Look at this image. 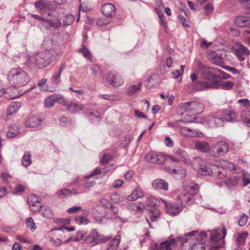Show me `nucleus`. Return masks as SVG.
<instances>
[{
	"mask_svg": "<svg viewBox=\"0 0 250 250\" xmlns=\"http://www.w3.org/2000/svg\"><path fill=\"white\" fill-rule=\"evenodd\" d=\"M185 192L181 193L178 196L177 203L183 208L184 207L192 204L194 201V196L198 193L199 186L194 183L183 186Z\"/></svg>",
	"mask_w": 250,
	"mask_h": 250,
	"instance_id": "obj_1",
	"label": "nucleus"
},
{
	"mask_svg": "<svg viewBox=\"0 0 250 250\" xmlns=\"http://www.w3.org/2000/svg\"><path fill=\"white\" fill-rule=\"evenodd\" d=\"M184 238L181 236L177 237L176 238L169 237L168 240L160 243L153 242L150 247V250H171L178 245V242L183 245Z\"/></svg>",
	"mask_w": 250,
	"mask_h": 250,
	"instance_id": "obj_2",
	"label": "nucleus"
},
{
	"mask_svg": "<svg viewBox=\"0 0 250 250\" xmlns=\"http://www.w3.org/2000/svg\"><path fill=\"white\" fill-rule=\"evenodd\" d=\"M55 58V55L50 50L37 53L34 57L35 64L39 68L44 67L49 64Z\"/></svg>",
	"mask_w": 250,
	"mask_h": 250,
	"instance_id": "obj_3",
	"label": "nucleus"
},
{
	"mask_svg": "<svg viewBox=\"0 0 250 250\" xmlns=\"http://www.w3.org/2000/svg\"><path fill=\"white\" fill-rule=\"evenodd\" d=\"M111 239L110 237H104L99 234L96 229H93L90 233L85 237V242L86 244L93 247L97 244L105 243Z\"/></svg>",
	"mask_w": 250,
	"mask_h": 250,
	"instance_id": "obj_4",
	"label": "nucleus"
},
{
	"mask_svg": "<svg viewBox=\"0 0 250 250\" xmlns=\"http://www.w3.org/2000/svg\"><path fill=\"white\" fill-rule=\"evenodd\" d=\"M229 145L225 141H220L214 143L211 146L210 155L214 157L223 156L228 153Z\"/></svg>",
	"mask_w": 250,
	"mask_h": 250,
	"instance_id": "obj_5",
	"label": "nucleus"
},
{
	"mask_svg": "<svg viewBox=\"0 0 250 250\" xmlns=\"http://www.w3.org/2000/svg\"><path fill=\"white\" fill-rule=\"evenodd\" d=\"M35 7L41 14L45 17H50L55 9L52 2L47 0H38L35 3Z\"/></svg>",
	"mask_w": 250,
	"mask_h": 250,
	"instance_id": "obj_6",
	"label": "nucleus"
},
{
	"mask_svg": "<svg viewBox=\"0 0 250 250\" xmlns=\"http://www.w3.org/2000/svg\"><path fill=\"white\" fill-rule=\"evenodd\" d=\"M215 79H191L192 87L196 90H203L216 86L213 83L212 80Z\"/></svg>",
	"mask_w": 250,
	"mask_h": 250,
	"instance_id": "obj_7",
	"label": "nucleus"
},
{
	"mask_svg": "<svg viewBox=\"0 0 250 250\" xmlns=\"http://www.w3.org/2000/svg\"><path fill=\"white\" fill-rule=\"evenodd\" d=\"M17 79H9V83L11 85V87L6 88V93L5 98L7 99H13L20 97L23 94H24L27 90L22 92L21 91L18 89L16 86L15 82L14 80Z\"/></svg>",
	"mask_w": 250,
	"mask_h": 250,
	"instance_id": "obj_8",
	"label": "nucleus"
},
{
	"mask_svg": "<svg viewBox=\"0 0 250 250\" xmlns=\"http://www.w3.org/2000/svg\"><path fill=\"white\" fill-rule=\"evenodd\" d=\"M233 50L235 55L240 62L244 61L245 59V56L249 55L250 53L247 47L240 42L236 43L233 47Z\"/></svg>",
	"mask_w": 250,
	"mask_h": 250,
	"instance_id": "obj_9",
	"label": "nucleus"
},
{
	"mask_svg": "<svg viewBox=\"0 0 250 250\" xmlns=\"http://www.w3.org/2000/svg\"><path fill=\"white\" fill-rule=\"evenodd\" d=\"M220 172L219 168L217 165L208 163L198 170V173L204 175H210Z\"/></svg>",
	"mask_w": 250,
	"mask_h": 250,
	"instance_id": "obj_10",
	"label": "nucleus"
},
{
	"mask_svg": "<svg viewBox=\"0 0 250 250\" xmlns=\"http://www.w3.org/2000/svg\"><path fill=\"white\" fill-rule=\"evenodd\" d=\"M207 237V233L205 231H202L198 233L197 231H192L187 234H185L183 241L186 243L188 240L195 239L199 242H202Z\"/></svg>",
	"mask_w": 250,
	"mask_h": 250,
	"instance_id": "obj_11",
	"label": "nucleus"
},
{
	"mask_svg": "<svg viewBox=\"0 0 250 250\" xmlns=\"http://www.w3.org/2000/svg\"><path fill=\"white\" fill-rule=\"evenodd\" d=\"M63 99V97L61 95H52L44 100V104L46 107L49 108L53 106L56 102L62 104Z\"/></svg>",
	"mask_w": 250,
	"mask_h": 250,
	"instance_id": "obj_12",
	"label": "nucleus"
},
{
	"mask_svg": "<svg viewBox=\"0 0 250 250\" xmlns=\"http://www.w3.org/2000/svg\"><path fill=\"white\" fill-rule=\"evenodd\" d=\"M147 161L152 164H163L166 161L165 155L162 154H147L146 156Z\"/></svg>",
	"mask_w": 250,
	"mask_h": 250,
	"instance_id": "obj_13",
	"label": "nucleus"
},
{
	"mask_svg": "<svg viewBox=\"0 0 250 250\" xmlns=\"http://www.w3.org/2000/svg\"><path fill=\"white\" fill-rule=\"evenodd\" d=\"M202 106L203 105L199 103L193 101L184 103L183 108L186 111H193L194 113L197 114L201 112V110H199V108H202Z\"/></svg>",
	"mask_w": 250,
	"mask_h": 250,
	"instance_id": "obj_14",
	"label": "nucleus"
},
{
	"mask_svg": "<svg viewBox=\"0 0 250 250\" xmlns=\"http://www.w3.org/2000/svg\"><path fill=\"white\" fill-rule=\"evenodd\" d=\"M227 234V230L224 227L222 229H216L211 233L210 240L213 242L222 241Z\"/></svg>",
	"mask_w": 250,
	"mask_h": 250,
	"instance_id": "obj_15",
	"label": "nucleus"
},
{
	"mask_svg": "<svg viewBox=\"0 0 250 250\" xmlns=\"http://www.w3.org/2000/svg\"><path fill=\"white\" fill-rule=\"evenodd\" d=\"M221 116L224 121L227 122H235L237 120V113L235 111L226 109L223 110Z\"/></svg>",
	"mask_w": 250,
	"mask_h": 250,
	"instance_id": "obj_16",
	"label": "nucleus"
},
{
	"mask_svg": "<svg viewBox=\"0 0 250 250\" xmlns=\"http://www.w3.org/2000/svg\"><path fill=\"white\" fill-rule=\"evenodd\" d=\"M62 104L66 107L68 110L72 112H77L83 109V106L81 104L72 101H67L64 98L62 100Z\"/></svg>",
	"mask_w": 250,
	"mask_h": 250,
	"instance_id": "obj_17",
	"label": "nucleus"
},
{
	"mask_svg": "<svg viewBox=\"0 0 250 250\" xmlns=\"http://www.w3.org/2000/svg\"><path fill=\"white\" fill-rule=\"evenodd\" d=\"M165 207L167 212L173 215H177L183 209L182 207L179 205L178 204L177 205L176 204L165 203Z\"/></svg>",
	"mask_w": 250,
	"mask_h": 250,
	"instance_id": "obj_18",
	"label": "nucleus"
},
{
	"mask_svg": "<svg viewBox=\"0 0 250 250\" xmlns=\"http://www.w3.org/2000/svg\"><path fill=\"white\" fill-rule=\"evenodd\" d=\"M115 6L112 3H105L101 8L102 13L106 17H112L115 14Z\"/></svg>",
	"mask_w": 250,
	"mask_h": 250,
	"instance_id": "obj_19",
	"label": "nucleus"
},
{
	"mask_svg": "<svg viewBox=\"0 0 250 250\" xmlns=\"http://www.w3.org/2000/svg\"><path fill=\"white\" fill-rule=\"evenodd\" d=\"M174 153L179 158L187 165H190L191 161L190 160V157L188 155V153L184 150L178 148L174 151Z\"/></svg>",
	"mask_w": 250,
	"mask_h": 250,
	"instance_id": "obj_20",
	"label": "nucleus"
},
{
	"mask_svg": "<svg viewBox=\"0 0 250 250\" xmlns=\"http://www.w3.org/2000/svg\"><path fill=\"white\" fill-rule=\"evenodd\" d=\"M167 171L174 176L177 180H181L184 178L186 175V171L183 168H178V169L168 168Z\"/></svg>",
	"mask_w": 250,
	"mask_h": 250,
	"instance_id": "obj_21",
	"label": "nucleus"
},
{
	"mask_svg": "<svg viewBox=\"0 0 250 250\" xmlns=\"http://www.w3.org/2000/svg\"><path fill=\"white\" fill-rule=\"evenodd\" d=\"M195 148L203 152H209L210 154L211 146L208 142L204 141H198L195 143Z\"/></svg>",
	"mask_w": 250,
	"mask_h": 250,
	"instance_id": "obj_22",
	"label": "nucleus"
},
{
	"mask_svg": "<svg viewBox=\"0 0 250 250\" xmlns=\"http://www.w3.org/2000/svg\"><path fill=\"white\" fill-rule=\"evenodd\" d=\"M42 123V119L38 116H33L25 122L27 127L34 128L40 125Z\"/></svg>",
	"mask_w": 250,
	"mask_h": 250,
	"instance_id": "obj_23",
	"label": "nucleus"
},
{
	"mask_svg": "<svg viewBox=\"0 0 250 250\" xmlns=\"http://www.w3.org/2000/svg\"><path fill=\"white\" fill-rule=\"evenodd\" d=\"M213 83L216 84V86H213V88H219L222 87V89L225 90H229L231 89L233 86V83L230 81L223 82L222 81H219L218 79L212 80Z\"/></svg>",
	"mask_w": 250,
	"mask_h": 250,
	"instance_id": "obj_24",
	"label": "nucleus"
},
{
	"mask_svg": "<svg viewBox=\"0 0 250 250\" xmlns=\"http://www.w3.org/2000/svg\"><path fill=\"white\" fill-rule=\"evenodd\" d=\"M27 74L23 70L13 68L12 69L8 74V77L9 78H26L27 77Z\"/></svg>",
	"mask_w": 250,
	"mask_h": 250,
	"instance_id": "obj_25",
	"label": "nucleus"
},
{
	"mask_svg": "<svg viewBox=\"0 0 250 250\" xmlns=\"http://www.w3.org/2000/svg\"><path fill=\"white\" fill-rule=\"evenodd\" d=\"M152 185L154 188L158 189L167 190L168 189V183L163 179H155L152 182Z\"/></svg>",
	"mask_w": 250,
	"mask_h": 250,
	"instance_id": "obj_26",
	"label": "nucleus"
},
{
	"mask_svg": "<svg viewBox=\"0 0 250 250\" xmlns=\"http://www.w3.org/2000/svg\"><path fill=\"white\" fill-rule=\"evenodd\" d=\"M144 194L142 189L140 187H136L131 192V194L128 196L127 199L130 201H135L138 198H142Z\"/></svg>",
	"mask_w": 250,
	"mask_h": 250,
	"instance_id": "obj_27",
	"label": "nucleus"
},
{
	"mask_svg": "<svg viewBox=\"0 0 250 250\" xmlns=\"http://www.w3.org/2000/svg\"><path fill=\"white\" fill-rule=\"evenodd\" d=\"M208 123L211 126L218 127L222 126L224 124V119L222 118L211 116L209 117Z\"/></svg>",
	"mask_w": 250,
	"mask_h": 250,
	"instance_id": "obj_28",
	"label": "nucleus"
},
{
	"mask_svg": "<svg viewBox=\"0 0 250 250\" xmlns=\"http://www.w3.org/2000/svg\"><path fill=\"white\" fill-rule=\"evenodd\" d=\"M21 107V103L19 102H14L11 103L7 109L8 115H11L16 113Z\"/></svg>",
	"mask_w": 250,
	"mask_h": 250,
	"instance_id": "obj_29",
	"label": "nucleus"
},
{
	"mask_svg": "<svg viewBox=\"0 0 250 250\" xmlns=\"http://www.w3.org/2000/svg\"><path fill=\"white\" fill-rule=\"evenodd\" d=\"M202 78H221L217 75V72L208 69H205L202 72Z\"/></svg>",
	"mask_w": 250,
	"mask_h": 250,
	"instance_id": "obj_30",
	"label": "nucleus"
},
{
	"mask_svg": "<svg viewBox=\"0 0 250 250\" xmlns=\"http://www.w3.org/2000/svg\"><path fill=\"white\" fill-rule=\"evenodd\" d=\"M20 129L16 125H11L9 126L6 135L8 138H13L19 134Z\"/></svg>",
	"mask_w": 250,
	"mask_h": 250,
	"instance_id": "obj_31",
	"label": "nucleus"
},
{
	"mask_svg": "<svg viewBox=\"0 0 250 250\" xmlns=\"http://www.w3.org/2000/svg\"><path fill=\"white\" fill-rule=\"evenodd\" d=\"M142 85V83H139L136 85H131L129 86L127 90L126 94L129 96L134 95L137 91L141 90Z\"/></svg>",
	"mask_w": 250,
	"mask_h": 250,
	"instance_id": "obj_32",
	"label": "nucleus"
},
{
	"mask_svg": "<svg viewBox=\"0 0 250 250\" xmlns=\"http://www.w3.org/2000/svg\"><path fill=\"white\" fill-rule=\"evenodd\" d=\"M41 198L38 196L30 194L28 196L27 201L30 206H36L37 204L40 203Z\"/></svg>",
	"mask_w": 250,
	"mask_h": 250,
	"instance_id": "obj_33",
	"label": "nucleus"
},
{
	"mask_svg": "<svg viewBox=\"0 0 250 250\" xmlns=\"http://www.w3.org/2000/svg\"><path fill=\"white\" fill-rule=\"evenodd\" d=\"M83 56V57L88 61H92V57L90 51L87 49L85 45H83L82 47L79 50Z\"/></svg>",
	"mask_w": 250,
	"mask_h": 250,
	"instance_id": "obj_34",
	"label": "nucleus"
},
{
	"mask_svg": "<svg viewBox=\"0 0 250 250\" xmlns=\"http://www.w3.org/2000/svg\"><path fill=\"white\" fill-rule=\"evenodd\" d=\"M243 123L247 126H250V111L248 109L244 110L241 115Z\"/></svg>",
	"mask_w": 250,
	"mask_h": 250,
	"instance_id": "obj_35",
	"label": "nucleus"
},
{
	"mask_svg": "<svg viewBox=\"0 0 250 250\" xmlns=\"http://www.w3.org/2000/svg\"><path fill=\"white\" fill-rule=\"evenodd\" d=\"M31 155L29 152H25L22 157L21 163L22 165L27 167L31 164Z\"/></svg>",
	"mask_w": 250,
	"mask_h": 250,
	"instance_id": "obj_36",
	"label": "nucleus"
},
{
	"mask_svg": "<svg viewBox=\"0 0 250 250\" xmlns=\"http://www.w3.org/2000/svg\"><path fill=\"white\" fill-rule=\"evenodd\" d=\"M121 241V237L120 235H117L115 238L113 239L109 243L107 250L113 249L116 248Z\"/></svg>",
	"mask_w": 250,
	"mask_h": 250,
	"instance_id": "obj_37",
	"label": "nucleus"
},
{
	"mask_svg": "<svg viewBox=\"0 0 250 250\" xmlns=\"http://www.w3.org/2000/svg\"><path fill=\"white\" fill-rule=\"evenodd\" d=\"M149 216L152 222L156 221L160 216V211L159 210L154 209L149 210Z\"/></svg>",
	"mask_w": 250,
	"mask_h": 250,
	"instance_id": "obj_38",
	"label": "nucleus"
},
{
	"mask_svg": "<svg viewBox=\"0 0 250 250\" xmlns=\"http://www.w3.org/2000/svg\"><path fill=\"white\" fill-rule=\"evenodd\" d=\"M238 178L236 176H230L227 181L225 182V183L229 188L235 187L237 185L238 183Z\"/></svg>",
	"mask_w": 250,
	"mask_h": 250,
	"instance_id": "obj_39",
	"label": "nucleus"
},
{
	"mask_svg": "<svg viewBox=\"0 0 250 250\" xmlns=\"http://www.w3.org/2000/svg\"><path fill=\"white\" fill-rule=\"evenodd\" d=\"M247 18L246 17H237L235 21V24L240 27H245V23H246Z\"/></svg>",
	"mask_w": 250,
	"mask_h": 250,
	"instance_id": "obj_40",
	"label": "nucleus"
},
{
	"mask_svg": "<svg viewBox=\"0 0 250 250\" xmlns=\"http://www.w3.org/2000/svg\"><path fill=\"white\" fill-rule=\"evenodd\" d=\"M45 22H49L50 26L55 28H57L61 26L62 23L59 19L57 18L55 20H51L48 18V20Z\"/></svg>",
	"mask_w": 250,
	"mask_h": 250,
	"instance_id": "obj_41",
	"label": "nucleus"
},
{
	"mask_svg": "<svg viewBox=\"0 0 250 250\" xmlns=\"http://www.w3.org/2000/svg\"><path fill=\"white\" fill-rule=\"evenodd\" d=\"M46 80L47 79H42L41 81L38 83V85L41 87V89L42 91H53L52 87H50L45 84Z\"/></svg>",
	"mask_w": 250,
	"mask_h": 250,
	"instance_id": "obj_42",
	"label": "nucleus"
},
{
	"mask_svg": "<svg viewBox=\"0 0 250 250\" xmlns=\"http://www.w3.org/2000/svg\"><path fill=\"white\" fill-rule=\"evenodd\" d=\"M75 221L76 223L79 225H86L89 223L87 218L84 216H79L75 217Z\"/></svg>",
	"mask_w": 250,
	"mask_h": 250,
	"instance_id": "obj_43",
	"label": "nucleus"
},
{
	"mask_svg": "<svg viewBox=\"0 0 250 250\" xmlns=\"http://www.w3.org/2000/svg\"><path fill=\"white\" fill-rule=\"evenodd\" d=\"M108 83L114 87H118L124 83L123 79H107Z\"/></svg>",
	"mask_w": 250,
	"mask_h": 250,
	"instance_id": "obj_44",
	"label": "nucleus"
},
{
	"mask_svg": "<svg viewBox=\"0 0 250 250\" xmlns=\"http://www.w3.org/2000/svg\"><path fill=\"white\" fill-rule=\"evenodd\" d=\"M157 199L153 196H149L146 201V205L150 207L155 208L158 205Z\"/></svg>",
	"mask_w": 250,
	"mask_h": 250,
	"instance_id": "obj_45",
	"label": "nucleus"
},
{
	"mask_svg": "<svg viewBox=\"0 0 250 250\" xmlns=\"http://www.w3.org/2000/svg\"><path fill=\"white\" fill-rule=\"evenodd\" d=\"M102 204H105L106 203L107 205H106V207L110 209L113 212V214L116 215L118 213V208L114 206L112 204H110L106 200H103L102 201Z\"/></svg>",
	"mask_w": 250,
	"mask_h": 250,
	"instance_id": "obj_46",
	"label": "nucleus"
},
{
	"mask_svg": "<svg viewBox=\"0 0 250 250\" xmlns=\"http://www.w3.org/2000/svg\"><path fill=\"white\" fill-rule=\"evenodd\" d=\"M248 234L246 232L244 233L238 234L236 241L239 245H243L245 243L246 239L248 236Z\"/></svg>",
	"mask_w": 250,
	"mask_h": 250,
	"instance_id": "obj_47",
	"label": "nucleus"
},
{
	"mask_svg": "<svg viewBox=\"0 0 250 250\" xmlns=\"http://www.w3.org/2000/svg\"><path fill=\"white\" fill-rule=\"evenodd\" d=\"M123 196H121L118 193H114L110 196V199L115 203H120L124 200Z\"/></svg>",
	"mask_w": 250,
	"mask_h": 250,
	"instance_id": "obj_48",
	"label": "nucleus"
},
{
	"mask_svg": "<svg viewBox=\"0 0 250 250\" xmlns=\"http://www.w3.org/2000/svg\"><path fill=\"white\" fill-rule=\"evenodd\" d=\"M74 17L71 14L67 15L63 19V22L64 26L69 25L72 23Z\"/></svg>",
	"mask_w": 250,
	"mask_h": 250,
	"instance_id": "obj_49",
	"label": "nucleus"
},
{
	"mask_svg": "<svg viewBox=\"0 0 250 250\" xmlns=\"http://www.w3.org/2000/svg\"><path fill=\"white\" fill-rule=\"evenodd\" d=\"M205 245L202 242L193 244L191 248V250H205Z\"/></svg>",
	"mask_w": 250,
	"mask_h": 250,
	"instance_id": "obj_50",
	"label": "nucleus"
},
{
	"mask_svg": "<svg viewBox=\"0 0 250 250\" xmlns=\"http://www.w3.org/2000/svg\"><path fill=\"white\" fill-rule=\"evenodd\" d=\"M57 194L60 198H63L67 195H70V190L67 188L61 189L57 192Z\"/></svg>",
	"mask_w": 250,
	"mask_h": 250,
	"instance_id": "obj_51",
	"label": "nucleus"
},
{
	"mask_svg": "<svg viewBox=\"0 0 250 250\" xmlns=\"http://www.w3.org/2000/svg\"><path fill=\"white\" fill-rule=\"evenodd\" d=\"M189 134H185L186 135V137H201L203 136L202 133L196 130L195 129H192L190 132H189Z\"/></svg>",
	"mask_w": 250,
	"mask_h": 250,
	"instance_id": "obj_52",
	"label": "nucleus"
},
{
	"mask_svg": "<svg viewBox=\"0 0 250 250\" xmlns=\"http://www.w3.org/2000/svg\"><path fill=\"white\" fill-rule=\"evenodd\" d=\"M248 216L243 214L240 218L238 221V224L240 226L243 227L246 225L248 222Z\"/></svg>",
	"mask_w": 250,
	"mask_h": 250,
	"instance_id": "obj_53",
	"label": "nucleus"
},
{
	"mask_svg": "<svg viewBox=\"0 0 250 250\" xmlns=\"http://www.w3.org/2000/svg\"><path fill=\"white\" fill-rule=\"evenodd\" d=\"M190 160L192 162L190 166H198L202 161L201 158L199 157H192L190 158Z\"/></svg>",
	"mask_w": 250,
	"mask_h": 250,
	"instance_id": "obj_54",
	"label": "nucleus"
},
{
	"mask_svg": "<svg viewBox=\"0 0 250 250\" xmlns=\"http://www.w3.org/2000/svg\"><path fill=\"white\" fill-rule=\"evenodd\" d=\"M243 180L244 186H246L250 183V175L247 171L243 172Z\"/></svg>",
	"mask_w": 250,
	"mask_h": 250,
	"instance_id": "obj_55",
	"label": "nucleus"
},
{
	"mask_svg": "<svg viewBox=\"0 0 250 250\" xmlns=\"http://www.w3.org/2000/svg\"><path fill=\"white\" fill-rule=\"evenodd\" d=\"M22 79H17L16 80H14L15 82V85L18 89H19V88L21 86L24 85L29 83L28 79H27L26 81H24L22 82Z\"/></svg>",
	"mask_w": 250,
	"mask_h": 250,
	"instance_id": "obj_56",
	"label": "nucleus"
},
{
	"mask_svg": "<svg viewBox=\"0 0 250 250\" xmlns=\"http://www.w3.org/2000/svg\"><path fill=\"white\" fill-rule=\"evenodd\" d=\"M85 234L84 231L80 230L77 231L75 238H74L73 241L77 242L79 241L82 239L83 236Z\"/></svg>",
	"mask_w": 250,
	"mask_h": 250,
	"instance_id": "obj_57",
	"label": "nucleus"
},
{
	"mask_svg": "<svg viewBox=\"0 0 250 250\" xmlns=\"http://www.w3.org/2000/svg\"><path fill=\"white\" fill-rule=\"evenodd\" d=\"M25 223L26 225L30 228L31 229H33L34 230L36 229L35 227V223L32 218L28 217L26 219Z\"/></svg>",
	"mask_w": 250,
	"mask_h": 250,
	"instance_id": "obj_58",
	"label": "nucleus"
},
{
	"mask_svg": "<svg viewBox=\"0 0 250 250\" xmlns=\"http://www.w3.org/2000/svg\"><path fill=\"white\" fill-rule=\"evenodd\" d=\"M101 168L98 167L96 168L92 173H91L90 174L85 176L84 177L85 179H88L91 177L95 176L96 175H99L101 174Z\"/></svg>",
	"mask_w": 250,
	"mask_h": 250,
	"instance_id": "obj_59",
	"label": "nucleus"
},
{
	"mask_svg": "<svg viewBox=\"0 0 250 250\" xmlns=\"http://www.w3.org/2000/svg\"><path fill=\"white\" fill-rule=\"evenodd\" d=\"M42 215L46 218H51L52 216V212L51 210L49 208H46L43 212L42 213Z\"/></svg>",
	"mask_w": 250,
	"mask_h": 250,
	"instance_id": "obj_60",
	"label": "nucleus"
},
{
	"mask_svg": "<svg viewBox=\"0 0 250 250\" xmlns=\"http://www.w3.org/2000/svg\"><path fill=\"white\" fill-rule=\"evenodd\" d=\"M81 208H82L81 207L73 206L67 209V212L69 213H75L77 211L81 210Z\"/></svg>",
	"mask_w": 250,
	"mask_h": 250,
	"instance_id": "obj_61",
	"label": "nucleus"
},
{
	"mask_svg": "<svg viewBox=\"0 0 250 250\" xmlns=\"http://www.w3.org/2000/svg\"><path fill=\"white\" fill-rule=\"evenodd\" d=\"M166 146L171 147L173 146L174 143L170 137L167 136L165 138Z\"/></svg>",
	"mask_w": 250,
	"mask_h": 250,
	"instance_id": "obj_62",
	"label": "nucleus"
},
{
	"mask_svg": "<svg viewBox=\"0 0 250 250\" xmlns=\"http://www.w3.org/2000/svg\"><path fill=\"white\" fill-rule=\"evenodd\" d=\"M223 247L222 243H218V242H214V243L212 244L211 250H217L219 248Z\"/></svg>",
	"mask_w": 250,
	"mask_h": 250,
	"instance_id": "obj_63",
	"label": "nucleus"
},
{
	"mask_svg": "<svg viewBox=\"0 0 250 250\" xmlns=\"http://www.w3.org/2000/svg\"><path fill=\"white\" fill-rule=\"evenodd\" d=\"M1 177L3 179L4 182L8 183L9 179L11 178L10 175L7 173H2Z\"/></svg>",
	"mask_w": 250,
	"mask_h": 250,
	"instance_id": "obj_64",
	"label": "nucleus"
}]
</instances>
